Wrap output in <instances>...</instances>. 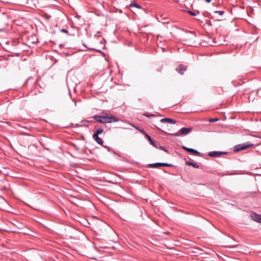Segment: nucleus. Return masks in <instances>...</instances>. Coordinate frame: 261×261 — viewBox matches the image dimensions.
Wrapping results in <instances>:
<instances>
[{
  "mask_svg": "<svg viewBox=\"0 0 261 261\" xmlns=\"http://www.w3.org/2000/svg\"><path fill=\"white\" fill-rule=\"evenodd\" d=\"M92 118L97 122L100 123H109L114 122H118L120 120L118 118L114 116L108 115L102 116L96 115L92 117Z\"/></svg>",
  "mask_w": 261,
  "mask_h": 261,
  "instance_id": "nucleus-1",
  "label": "nucleus"
},
{
  "mask_svg": "<svg viewBox=\"0 0 261 261\" xmlns=\"http://www.w3.org/2000/svg\"><path fill=\"white\" fill-rule=\"evenodd\" d=\"M192 130V128H187V127H182L180 129L179 132H178L175 136H178L179 135H186L189 134Z\"/></svg>",
  "mask_w": 261,
  "mask_h": 261,
  "instance_id": "nucleus-2",
  "label": "nucleus"
},
{
  "mask_svg": "<svg viewBox=\"0 0 261 261\" xmlns=\"http://www.w3.org/2000/svg\"><path fill=\"white\" fill-rule=\"evenodd\" d=\"M149 167L156 168L159 167H171L172 164L165 163H156L153 164H150L148 165Z\"/></svg>",
  "mask_w": 261,
  "mask_h": 261,
  "instance_id": "nucleus-3",
  "label": "nucleus"
},
{
  "mask_svg": "<svg viewBox=\"0 0 261 261\" xmlns=\"http://www.w3.org/2000/svg\"><path fill=\"white\" fill-rule=\"evenodd\" d=\"M227 154V152H223V151H211L208 153V155L211 157H219L221 156L222 154Z\"/></svg>",
  "mask_w": 261,
  "mask_h": 261,
  "instance_id": "nucleus-4",
  "label": "nucleus"
},
{
  "mask_svg": "<svg viewBox=\"0 0 261 261\" xmlns=\"http://www.w3.org/2000/svg\"><path fill=\"white\" fill-rule=\"evenodd\" d=\"M251 219L258 223H261V215H258L255 213H252L250 214Z\"/></svg>",
  "mask_w": 261,
  "mask_h": 261,
  "instance_id": "nucleus-5",
  "label": "nucleus"
},
{
  "mask_svg": "<svg viewBox=\"0 0 261 261\" xmlns=\"http://www.w3.org/2000/svg\"><path fill=\"white\" fill-rule=\"evenodd\" d=\"M182 148L184 150H186L187 151L191 152V153H194L195 154H196L197 155H199L200 154V152L199 151H198L196 149H193V148H188V147H187L186 146H183L182 147Z\"/></svg>",
  "mask_w": 261,
  "mask_h": 261,
  "instance_id": "nucleus-6",
  "label": "nucleus"
},
{
  "mask_svg": "<svg viewBox=\"0 0 261 261\" xmlns=\"http://www.w3.org/2000/svg\"><path fill=\"white\" fill-rule=\"evenodd\" d=\"M245 149V144H241L236 145L233 147V151L236 152H239L241 150H243Z\"/></svg>",
  "mask_w": 261,
  "mask_h": 261,
  "instance_id": "nucleus-7",
  "label": "nucleus"
},
{
  "mask_svg": "<svg viewBox=\"0 0 261 261\" xmlns=\"http://www.w3.org/2000/svg\"><path fill=\"white\" fill-rule=\"evenodd\" d=\"M186 67L182 64H180L176 68V71L180 74H183L184 72L186 70Z\"/></svg>",
  "mask_w": 261,
  "mask_h": 261,
  "instance_id": "nucleus-8",
  "label": "nucleus"
},
{
  "mask_svg": "<svg viewBox=\"0 0 261 261\" xmlns=\"http://www.w3.org/2000/svg\"><path fill=\"white\" fill-rule=\"evenodd\" d=\"M145 137L153 146L156 148H158L155 141L152 140L149 135H148L147 134H145Z\"/></svg>",
  "mask_w": 261,
  "mask_h": 261,
  "instance_id": "nucleus-9",
  "label": "nucleus"
},
{
  "mask_svg": "<svg viewBox=\"0 0 261 261\" xmlns=\"http://www.w3.org/2000/svg\"><path fill=\"white\" fill-rule=\"evenodd\" d=\"M160 122L162 123L168 122V123L175 124L176 123V120L174 119H173L172 118H165L162 119L160 120Z\"/></svg>",
  "mask_w": 261,
  "mask_h": 261,
  "instance_id": "nucleus-10",
  "label": "nucleus"
},
{
  "mask_svg": "<svg viewBox=\"0 0 261 261\" xmlns=\"http://www.w3.org/2000/svg\"><path fill=\"white\" fill-rule=\"evenodd\" d=\"M92 138L98 144L102 145L103 142L102 140L98 137V136H96V135H93Z\"/></svg>",
  "mask_w": 261,
  "mask_h": 261,
  "instance_id": "nucleus-11",
  "label": "nucleus"
},
{
  "mask_svg": "<svg viewBox=\"0 0 261 261\" xmlns=\"http://www.w3.org/2000/svg\"><path fill=\"white\" fill-rule=\"evenodd\" d=\"M186 165H188L189 166H192L195 168H199V166L198 164H197L196 163H195L191 162L190 161H187L186 162Z\"/></svg>",
  "mask_w": 261,
  "mask_h": 261,
  "instance_id": "nucleus-12",
  "label": "nucleus"
},
{
  "mask_svg": "<svg viewBox=\"0 0 261 261\" xmlns=\"http://www.w3.org/2000/svg\"><path fill=\"white\" fill-rule=\"evenodd\" d=\"M103 132V130L101 128H97L96 131L94 132L93 135H96V136H98L99 134L102 133Z\"/></svg>",
  "mask_w": 261,
  "mask_h": 261,
  "instance_id": "nucleus-13",
  "label": "nucleus"
},
{
  "mask_svg": "<svg viewBox=\"0 0 261 261\" xmlns=\"http://www.w3.org/2000/svg\"><path fill=\"white\" fill-rule=\"evenodd\" d=\"M130 7H136L137 8H138V9H142V7L141 6L137 4H136V3H133V4H131L130 5Z\"/></svg>",
  "mask_w": 261,
  "mask_h": 261,
  "instance_id": "nucleus-14",
  "label": "nucleus"
},
{
  "mask_svg": "<svg viewBox=\"0 0 261 261\" xmlns=\"http://www.w3.org/2000/svg\"><path fill=\"white\" fill-rule=\"evenodd\" d=\"M144 116L147 117H155L156 115L149 113H145L143 114Z\"/></svg>",
  "mask_w": 261,
  "mask_h": 261,
  "instance_id": "nucleus-15",
  "label": "nucleus"
},
{
  "mask_svg": "<svg viewBox=\"0 0 261 261\" xmlns=\"http://www.w3.org/2000/svg\"><path fill=\"white\" fill-rule=\"evenodd\" d=\"M254 146V144H252V143H251L249 142H246V149L250 147H251V146Z\"/></svg>",
  "mask_w": 261,
  "mask_h": 261,
  "instance_id": "nucleus-16",
  "label": "nucleus"
},
{
  "mask_svg": "<svg viewBox=\"0 0 261 261\" xmlns=\"http://www.w3.org/2000/svg\"><path fill=\"white\" fill-rule=\"evenodd\" d=\"M218 120H219V119L218 118H210V119H209L208 121L210 122H214L217 121Z\"/></svg>",
  "mask_w": 261,
  "mask_h": 261,
  "instance_id": "nucleus-17",
  "label": "nucleus"
},
{
  "mask_svg": "<svg viewBox=\"0 0 261 261\" xmlns=\"http://www.w3.org/2000/svg\"><path fill=\"white\" fill-rule=\"evenodd\" d=\"M188 13L192 16H196L197 15V14H196V13H195L193 11H188Z\"/></svg>",
  "mask_w": 261,
  "mask_h": 261,
  "instance_id": "nucleus-18",
  "label": "nucleus"
},
{
  "mask_svg": "<svg viewBox=\"0 0 261 261\" xmlns=\"http://www.w3.org/2000/svg\"><path fill=\"white\" fill-rule=\"evenodd\" d=\"M215 13H218L220 15H222L224 14V11H216Z\"/></svg>",
  "mask_w": 261,
  "mask_h": 261,
  "instance_id": "nucleus-19",
  "label": "nucleus"
},
{
  "mask_svg": "<svg viewBox=\"0 0 261 261\" xmlns=\"http://www.w3.org/2000/svg\"><path fill=\"white\" fill-rule=\"evenodd\" d=\"M160 148L167 152H168V150L164 146H160Z\"/></svg>",
  "mask_w": 261,
  "mask_h": 261,
  "instance_id": "nucleus-20",
  "label": "nucleus"
},
{
  "mask_svg": "<svg viewBox=\"0 0 261 261\" xmlns=\"http://www.w3.org/2000/svg\"><path fill=\"white\" fill-rule=\"evenodd\" d=\"M61 31L62 32H63V33H68V31H67V30H66V29H62V30H61Z\"/></svg>",
  "mask_w": 261,
  "mask_h": 261,
  "instance_id": "nucleus-21",
  "label": "nucleus"
},
{
  "mask_svg": "<svg viewBox=\"0 0 261 261\" xmlns=\"http://www.w3.org/2000/svg\"><path fill=\"white\" fill-rule=\"evenodd\" d=\"M136 128L138 130H139L141 133H145L143 129H139L137 127H136Z\"/></svg>",
  "mask_w": 261,
  "mask_h": 261,
  "instance_id": "nucleus-22",
  "label": "nucleus"
},
{
  "mask_svg": "<svg viewBox=\"0 0 261 261\" xmlns=\"http://www.w3.org/2000/svg\"><path fill=\"white\" fill-rule=\"evenodd\" d=\"M212 0H205V2L206 3H210L211 2Z\"/></svg>",
  "mask_w": 261,
  "mask_h": 261,
  "instance_id": "nucleus-23",
  "label": "nucleus"
},
{
  "mask_svg": "<svg viewBox=\"0 0 261 261\" xmlns=\"http://www.w3.org/2000/svg\"><path fill=\"white\" fill-rule=\"evenodd\" d=\"M195 13L197 15V14H199L200 13V12L199 11H197Z\"/></svg>",
  "mask_w": 261,
  "mask_h": 261,
  "instance_id": "nucleus-24",
  "label": "nucleus"
}]
</instances>
